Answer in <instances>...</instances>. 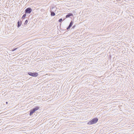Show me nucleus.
<instances>
[{
    "instance_id": "1",
    "label": "nucleus",
    "mask_w": 134,
    "mask_h": 134,
    "mask_svg": "<svg viewBox=\"0 0 134 134\" xmlns=\"http://www.w3.org/2000/svg\"><path fill=\"white\" fill-rule=\"evenodd\" d=\"M98 121V119L97 118L93 119L90 121H89L88 124L89 125H91L96 123Z\"/></svg>"
},
{
    "instance_id": "12",
    "label": "nucleus",
    "mask_w": 134,
    "mask_h": 134,
    "mask_svg": "<svg viewBox=\"0 0 134 134\" xmlns=\"http://www.w3.org/2000/svg\"><path fill=\"white\" fill-rule=\"evenodd\" d=\"M17 49V48H14V49H12V51H15Z\"/></svg>"
},
{
    "instance_id": "15",
    "label": "nucleus",
    "mask_w": 134,
    "mask_h": 134,
    "mask_svg": "<svg viewBox=\"0 0 134 134\" xmlns=\"http://www.w3.org/2000/svg\"><path fill=\"white\" fill-rule=\"evenodd\" d=\"M6 104H8V102H6Z\"/></svg>"
},
{
    "instance_id": "13",
    "label": "nucleus",
    "mask_w": 134,
    "mask_h": 134,
    "mask_svg": "<svg viewBox=\"0 0 134 134\" xmlns=\"http://www.w3.org/2000/svg\"><path fill=\"white\" fill-rule=\"evenodd\" d=\"M75 25H74L72 27V28L73 29L74 28H75Z\"/></svg>"
},
{
    "instance_id": "4",
    "label": "nucleus",
    "mask_w": 134,
    "mask_h": 134,
    "mask_svg": "<svg viewBox=\"0 0 134 134\" xmlns=\"http://www.w3.org/2000/svg\"><path fill=\"white\" fill-rule=\"evenodd\" d=\"M32 11V9L30 8H28L25 10V12L26 13H30Z\"/></svg>"
},
{
    "instance_id": "10",
    "label": "nucleus",
    "mask_w": 134,
    "mask_h": 134,
    "mask_svg": "<svg viewBox=\"0 0 134 134\" xmlns=\"http://www.w3.org/2000/svg\"><path fill=\"white\" fill-rule=\"evenodd\" d=\"M28 22V20H26V21H25V23H24V24L25 25L26 24H27Z\"/></svg>"
},
{
    "instance_id": "14",
    "label": "nucleus",
    "mask_w": 134,
    "mask_h": 134,
    "mask_svg": "<svg viewBox=\"0 0 134 134\" xmlns=\"http://www.w3.org/2000/svg\"><path fill=\"white\" fill-rule=\"evenodd\" d=\"M54 8H55V7H52V9H54Z\"/></svg>"
},
{
    "instance_id": "2",
    "label": "nucleus",
    "mask_w": 134,
    "mask_h": 134,
    "mask_svg": "<svg viewBox=\"0 0 134 134\" xmlns=\"http://www.w3.org/2000/svg\"><path fill=\"white\" fill-rule=\"evenodd\" d=\"M39 109V107L38 106H36V107L31 110L30 111L29 115L30 116L31 115L36 111L38 110Z\"/></svg>"
},
{
    "instance_id": "8",
    "label": "nucleus",
    "mask_w": 134,
    "mask_h": 134,
    "mask_svg": "<svg viewBox=\"0 0 134 134\" xmlns=\"http://www.w3.org/2000/svg\"><path fill=\"white\" fill-rule=\"evenodd\" d=\"M22 24V23L21 22H19V21H18V27H19L20 26L21 24Z\"/></svg>"
},
{
    "instance_id": "5",
    "label": "nucleus",
    "mask_w": 134,
    "mask_h": 134,
    "mask_svg": "<svg viewBox=\"0 0 134 134\" xmlns=\"http://www.w3.org/2000/svg\"><path fill=\"white\" fill-rule=\"evenodd\" d=\"M73 21H71V22H70V24H69V25L67 27V28L66 29L67 30H69V29H70V27L72 25V24H73Z\"/></svg>"
},
{
    "instance_id": "6",
    "label": "nucleus",
    "mask_w": 134,
    "mask_h": 134,
    "mask_svg": "<svg viewBox=\"0 0 134 134\" xmlns=\"http://www.w3.org/2000/svg\"><path fill=\"white\" fill-rule=\"evenodd\" d=\"M72 15H73V14L72 13H69L66 15V18H68Z\"/></svg>"
},
{
    "instance_id": "11",
    "label": "nucleus",
    "mask_w": 134,
    "mask_h": 134,
    "mask_svg": "<svg viewBox=\"0 0 134 134\" xmlns=\"http://www.w3.org/2000/svg\"><path fill=\"white\" fill-rule=\"evenodd\" d=\"M62 19L61 18V19H60L59 20V22H61L62 21Z\"/></svg>"
},
{
    "instance_id": "9",
    "label": "nucleus",
    "mask_w": 134,
    "mask_h": 134,
    "mask_svg": "<svg viewBox=\"0 0 134 134\" xmlns=\"http://www.w3.org/2000/svg\"><path fill=\"white\" fill-rule=\"evenodd\" d=\"M26 13L24 14L23 16L21 19H24V18L26 17Z\"/></svg>"
},
{
    "instance_id": "7",
    "label": "nucleus",
    "mask_w": 134,
    "mask_h": 134,
    "mask_svg": "<svg viewBox=\"0 0 134 134\" xmlns=\"http://www.w3.org/2000/svg\"><path fill=\"white\" fill-rule=\"evenodd\" d=\"M50 12L51 13V16H53L55 15V14L52 11V10H51Z\"/></svg>"
},
{
    "instance_id": "3",
    "label": "nucleus",
    "mask_w": 134,
    "mask_h": 134,
    "mask_svg": "<svg viewBox=\"0 0 134 134\" xmlns=\"http://www.w3.org/2000/svg\"><path fill=\"white\" fill-rule=\"evenodd\" d=\"M28 74L30 76L35 77L37 76L38 75V73L37 72H28Z\"/></svg>"
}]
</instances>
